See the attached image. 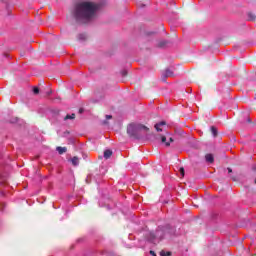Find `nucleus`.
<instances>
[{
    "label": "nucleus",
    "instance_id": "obj_1",
    "mask_svg": "<svg viewBox=\"0 0 256 256\" xmlns=\"http://www.w3.org/2000/svg\"><path fill=\"white\" fill-rule=\"evenodd\" d=\"M99 9V5L93 2H80L75 5L74 17L78 23H89Z\"/></svg>",
    "mask_w": 256,
    "mask_h": 256
},
{
    "label": "nucleus",
    "instance_id": "obj_2",
    "mask_svg": "<svg viewBox=\"0 0 256 256\" xmlns=\"http://www.w3.org/2000/svg\"><path fill=\"white\" fill-rule=\"evenodd\" d=\"M143 129L145 131H149V129L145 125H142V124H138V125H136V124H129L128 127H127V133L131 137H137V133H139V131H141Z\"/></svg>",
    "mask_w": 256,
    "mask_h": 256
},
{
    "label": "nucleus",
    "instance_id": "obj_3",
    "mask_svg": "<svg viewBox=\"0 0 256 256\" xmlns=\"http://www.w3.org/2000/svg\"><path fill=\"white\" fill-rule=\"evenodd\" d=\"M156 139L157 141H161V143L166 147H170L171 143H173L172 137H169V141H167V136H157Z\"/></svg>",
    "mask_w": 256,
    "mask_h": 256
},
{
    "label": "nucleus",
    "instance_id": "obj_4",
    "mask_svg": "<svg viewBox=\"0 0 256 256\" xmlns=\"http://www.w3.org/2000/svg\"><path fill=\"white\" fill-rule=\"evenodd\" d=\"M165 125H167V122L161 121L160 123L155 124L154 127H155L156 131L161 132V131H163V128H161V127H163Z\"/></svg>",
    "mask_w": 256,
    "mask_h": 256
},
{
    "label": "nucleus",
    "instance_id": "obj_5",
    "mask_svg": "<svg viewBox=\"0 0 256 256\" xmlns=\"http://www.w3.org/2000/svg\"><path fill=\"white\" fill-rule=\"evenodd\" d=\"M205 160L207 163H214L215 157H213V154H206L205 155Z\"/></svg>",
    "mask_w": 256,
    "mask_h": 256
},
{
    "label": "nucleus",
    "instance_id": "obj_6",
    "mask_svg": "<svg viewBox=\"0 0 256 256\" xmlns=\"http://www.w3.org/2000/svg\"><path fill=\"white\" fill-rule=\"evenodd\" d=\"M112 155H113V151L112 150L107 149V150L104 151V158L111 159Z\"/></svg>",
    "mask_w": 256,
    "mask_h": 256
},
{
    "label": "nucleus",
    "instance_id": "obj_7",
    "mask_svg": "<svg viewBox=\"0 0 256 256\" xmlns=\"http://www.w3.org/2000/svg\"><path fill=\"white\" fill-rule=\"evenodd\" d=\"M56 151H58V153H59L60 155H63V153H67V147L58 146V147L56 148Z\"/></svg>",
    "mask_w": 256,
    "mask_h": 256
},
{
    "label": "nucleus",
    "instance_id": "obj_8",
    "mask_svg": "<svg viewBox=\"0 0 256 256\" xmlns=\"http://www.w3.org/2000/svg\"><path fill=\"white\" fill-rule=\"evenodd\" d=\"M71 161L74 167H77V165H79V158L77 156H74Z\"/></svg>",
    "mask_w": 256,
    "mask_h": 256
},
{
    "label": "nucleus",
    "instance_id": "obj_9",
    "mask_svg": "<svg viewBox=\"0 0 256 256\" xmlns=\"http://www.w3.org/2000/svg\"><path fill=\"white\" fill-rule=\"evenodd\" d=\"M165 231V229H158L156 231V237H159L160 239H163L162 233Z\"/></svg>",
    "mask_w": 256,
    "mask_h": 256
},
{
    "label": "nucleus",
    "instance_id": "obj_10",
    "mask_svg": "<svg viewBox=\"0 0 256 256\" xmlns=\"http://www.w3.org/2000/svg\"><path fill=\"white\" fill-rule=\"evenodd\" d=\"M248 19H249V21H255V19H256L255 13L248 12Z\"/></svg>",
    "mask_w": 256,
    "mask_h": 256
},
{
    "label": "nucleus",
    "instance_id": "obj_11",
    "mask_svg": "<svg viewBox=\"0 0 256 256\" xmlns=\"http://www.w3.org/2000/svg\"><path fill=\"white\" fill-rule=\"evenodd\" d=\"M164 75L165 77H173V71H171L170 69H166Z\"/></svg>",
    "mask_w": 256,
    "mask_h": 256
},
{
    "label": "nucleus",
    "instance_id": "obj_12",
    "mask_svg": "<svg viewBox=\"0 0 256 256\" xmlns=\"http://www.w3.org/2000/svg\"><path fill=\"white\" fill-rule=\"evenodd\" d=\"M210 131L214 137H217V128L215 126H212L210 128Z\"/></svg>",
    "mask_w": 256,
    "mask_h": 256
},
{
    "label": "nucleus",
    "instance_id": "obj_13",
    "mask_svg": "<svg viewBox=\"0 0 256 256\" xmlns=\"http://www.w3.org/2000/svg\"><path fill=\"white\" fill-rule=\"evenodd\" d=\"M68 119H75V113H72L71 115H66L64 121H67Z\"/></svg>",
    "mask_w": 256,
    "mask_h": 256
},
{
    "label": "nucleus",
    "instance_id": "obj_14",
    "mask_svg": "<svg viewBox=\"0 0 256 256\" xmlns=\"http://www.w3.org/2000/svg\"><path fill=\"white\" fill-rule=\"evenodd\" d=\"M165 45H167V41L163 40V41H160L158 43V47L162 48V47H165Z\"/></svg>",
    "mask_w": 256,
    "mask_h": 256
},
{
    "label": "nucleus",
    "instance_id": "obj_15",
    "mask_svg": "<svg viewBox=\"0 0 256 256\" xmlns=\"http://www.w3.org/2000/svg\"><path fill=\"white\" fill-rule=\"evenodd\" d=\"M160 256H171V252L161 251Z\"/></svg>",
    "mask_w": 256,
    "mask_h": 256
},
{
    "label": "nucleus",
    "instance_id": "obj_16",
    "mask_svg": "<svg viewBox=\"0 0 256 256\" xmlns=\"http://www.w3.org/2000/svg\"><path fill=\"white\" fill-rule=\"evenodd\" d=\"M181 177H185V168L181 167L179 169Z\"/></svg>",
    "mask_w": 256,
    "mask_h": 256
},
{
    "label": "nucleus",
    "instance_id": "obj_17",
    "mask_svg": "<svg viewBox=\"0 0 256 256\" xmlns=\"http://www.w3.org/2000/svg\"><path fill=\"white\" fill-rule=\"evenodd\" d=\"M33 93H34V95H39V87H34Z\"/></svg>",
    "mask_w": 256,
    "mask_h": 256
},
{
    "label": "nucleus",
    "instance_id": "obj_18",
    "mask_svg": "<svg viewBox=\"0 0 256 256\" xmlns=\"http://www.w3.org/2000/svg\"><path fill=\"white\" fill-rule=\"evenodd\" d=\"M150 255L157 256V254H155V251H153V250L150 251Z\"/></svg>",
    "mask_w": 256,
    "mask_h": 256
},
{
    "label": "nucleus",
    "instance_id": "obj_19",
    "mask_svg": "<svg viewBox=\"0 0 256 256\" xmlns=\"http://www.w3.org/2000/svg\"><path fill=\"white\" fill-rule=\"evenodd\" d=\"M232 181H237V176H231Z\"/></svg>",
    "mask_w": 256,
    "mask_h": 256
},
{
    "label": "nucleus",
    "instance_id": "obj_20",
    "mask_svg": "<svg viewBox=\"0 0 256 256\" xmlns=\"http://www.w3.org/2000/svg\"><path fill=\"white\" fill-rule=\"evenodd\" d=\"M106 119H113L112 115H106Z\"/></svg>",
    "mask_w": 256,
    "mask_h": 256
},
{
    "label": "nucleus",
    "instance_id": "obj_21",
    "mask_svg": "<svg viewBox=\"0 0 256 256\" xmlns=\"http://www.w3.org/2000/svg\"><path fill=\"white\" fill-rule=\"evenodd\" d=\"M228 173H233V169L227 168Z\"/></svg>",
    "mask_w": 256,
    "mask_h": 256
},
{
    "label": "nucleus",
    "instance_id": "obj_22",
    "mask_svg": "<svg viewBox=\"0 0 256 256\" xmlns=\"http://www.w3.org/2000/svg\"><path fill=\"white\" fill-rule=\"evenodd\" d=\"M139 7H145V4L140 3V4H139Z\"/></svg>",
    "mask_w": 256,
    "mask_h": 256
},
{
    "label": "nucleus",
    "instance_id": "obj_23",
    "mask_svg": "<svg viewBox=\"0 0 256 256\" xmlns=\"http://www.w3.org/2000/svg\"><path fill=\"white\" fill-rule=\"evenodd\" d=\"M79 113H83V108H80V109H79Z\"/></svg>",
    "mask_w": 256,
    "mask_h": 256
},
{
    "label": "nucleus",
    "instance_id": "obj_24",
    "mask_svg": "<svg viewBox=\"0 0 256 256\" xmlns=\"http://www.w3.org/2000/svg\"><path fill=\"white\" fill-rule=\"evenodd\" d=\"M247 121H248V123H251V118H248Z\"/></svg>",
    "mask_w": 256,
    "mask_h": 256
},
{
    "label": "nucleus",
    "instance_id": "obj_25",
    "mask_svg": "<svg viewBox=\"0 0 256 256\" xmlns=\"http://www.w3.org/2000/svg\"><path fill=\"white\" fill-rule=\"evenodd\" d=\"M123 75H124V77H125V75H127V72H123Z\"/></svg>",
    "mask_w": 256,
    "mask_h": 256
},
{
    "label": "nucleus",
    "instance_id": "obj_26",
    "mask_svg": "<svg viewBox=\"0 0 256 256\" xmlns=\"http://www.w3.org/2000/svg\"><path fill=\"white\" fill-rule=\"evenodd\" d=\"M103 124H104V125H107V121H104Z\"/></svg>",
    "mask_w": 256,
    "mask_h": 256
}]
</instances>
